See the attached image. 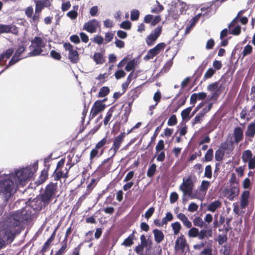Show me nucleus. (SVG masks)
<instances>
[{
    "label": "nucleus",
    "instance_id": "f257e3e1",
    "mask_svg": "<svg viewBox=\"0 0 255 255\" xmlns=\"http://www.w3.org/2000/svg\"><path fill=\"white\" fill-rule=\"evenodd\" d=\"M38 167V163L36 162L31 166L15 171L14 177L15 181H17L22 186L25 185V182L32 177L33 174L37 170Z\"/></svg>",
    "mask_w": 255,
    "mask_h": 255
},
{
    "label": "nucleus",
    "instance_id": "f03ea898",
    "mask_svg": "<svg viewBox=\"0 0 255 255\" xmlns=\"http://www.w3.org/2000/svg\"><path fill=\"white\" fill-rule=\"evenodd\" d=\"M16 191L14 182L10 179L0 180V193H2L5 201L12 196Z\"/></svg>",
    "mask_w": 255,
    "mask_h": 255
},
{
    "label": "nucleus",
    "instance_id": "7ed1b4c3",
    "mask_svg": "<svg viewBox=\"0 0 255 255\" xmlns=\"http://www.w3.org/2000/svg\"><path fill=\"white\" fill-rule=\"evenodd\" d=\"M57 182H50L46 186L44 191L41 194L40 199L43 203L48 205L52 199L55 197L57 192Z\"/></svg>",
    "mask_w": 255,
    "mask_h": 255
},
{
    "label": "nucleus",
    "instance_id": "20e7f679",
    "mask_svg": "<svg viewBox=\"0 0 255 255\" xmlns=\"http://www.w3.org/2000/svg\"><path fill=\"white\" fill-rule=\"evenodd\" d=\"M65 162V158H62L58 162L56 169L52 175L55 181L60 180L61 178L66 179L68 178L69 170L74 165V163H71L68 169L65 168L63 170Z\"/></svg>",
    "mask_w": 255,
    "mask_h": 255
},
{
    "label": "nucleus",
    "instance_id": "39448f33",
    "mask_svg": "<svg viewBox=\"0 0 255 255\" xmlns=\"http://www.w3.org/2000/svg\"><path fill=\"white\" fill-rule=\"evenodd\" d=\"M194 187V183L192 175H189L187 177L183 178V182L179 186V189L181 190L184 196L188 195L191 196L192 199L194 198L192 196V191Z\"/></svg>",
    "mask_w": 255,
    "mask_h": 255
},
{
    "label": "nucleus",
    "instance_id": "423d86ee",
    "mask_svg": "<svg viewBox=\"0 0 255 255\" xmlns=\"http://www.w3.org/2000/svg\"><path fill=\"white\" fill-rule=\"evenodd\" d=\"M43 40L40 37L35 36L34 38L31 40V44L30 45L29 48L33 47L34 49L27 54V57L36 56L41 54L43 51L42 47H44V44H42Z\"/></svg>",
    "mask_w": 255,
    "mask_h": 255
},
{
    "label": "nucleus",
    "instance_id": "0eeeda50",
    "mask_svg": "<svg viewBox=\"0 0 255 255\" xmlns=\"http://www.w3.org/2000/svg\"><path fill=\"white\" fill-rule=\"evenodd\" d=\"M114 157L111 155L110 157L103 160L99 165L97 169V172L101 176H105L110 172L114 163Z\"/></svg>",
    "mask_w": 255,
    "mask_h": 255
},
{
    "label": "nucleus",
    "instance_id": "6e6552de",
    "mask_svg": "<svg viewBox=\"0 0 255 255\" xmlns=\"http://www.w3.org/2000/svg\"><path fill=\"white\" fill-rule=\"evenodd\" d=\"M63 48L65 51L68 52V57L70 62L73 64L77 63L79 60V54L74 47L69 42H65L63 44Z\"/></svg>",
    "mask_w": 255,
    "mask_h": 255
},
{
    "label": "nucleus",
    "instance_id": "1a4fd4ad",
    "mask_svg": "<svg viewBox=\"0 0 255 255\" xmlns=\"http://www.w3.org/2000/svg\"><path fill=\"white\" fill-rule=\"evenodd\" d=\"M107 98H105L103 100H97L93 104L90 111L89 116L90 119L94 118L100 112L103 111L106 106L103 103L107 101Z\"/></svg>",
    "mask_w": 255,
    "mask_h": 255
},
{
    "label": "nucleus",
    "instance_id": "9d476101",
    "mask_svg": "<svg viewBox=\"0 0 255 255\" xmlns=\"http://www.w3.org/2000/svg\"><path fill=\"white\" fill-rule=\"evenodd\" d=\"M242 159L244 163H248V167L250 169L255 168V156L253 155L251 150H245L242 153Z\"/></svg>",
    "mask_w": 255,
    "mask_h": 255
},
{
    "label": "nucleus",
    "instance_id": "9b49d317",
    "mask_svg": "<svg viewBox=\"0 0 255 255\" xmlns=\"http://www.w3.org/2000/svg\"><path fill=\"white\" fill-rule=\"evenodd\" d=\"M126 136L125 132H122L118 136L115 137L113 140V144L112 147L110 149L109 151L112 152L111 155L115 156L120 148L122 143L124 141V138Z\"/></svg>",
    "mask_w": 255,
    "mask_h": 255
},
{
    "label": "nucleus",
    "instance_id": "f8f14e48",
    "mask_svg": "<svg viewBox=\"0 0 255 255\" xmlns=\"http://www.w3.org/2000/svg\"><path fill=\"white\" fill-rule=\"evenodd\" d=\"M162 32V26H158L155 28L151 33L148 35L146 39L145 42L148 46L153 45L157 39L159 37Z\"/></svg>",
    "mask_w": 255,
    "mask_h": 255
},
{
    "label": "nucleus",
    "instance_id": "ddd939ff",
    "mask_svg": "<svg viewBox=\"0 0 255 255\" xmlns=\"http://www.w3.org/2000/svg\"><path fill=\"white\" fill-rule=\"evenodd\" d=\"M18 219L13 218V223L12 225L14 227H17L20 225L21 222L27 221L31 219V213L30 211L23 209L20 212V215L19 216Z\"/></svg>",
    "mask_w": 255,
    "mask_h": 255
},
{
    "label": "nucleus",
    "instance_id": "4468645a",
    "mask_svg": "<svg viewBox=\"0 0 255 255\" xmlns=\"http://www.w3.org/2000/svg\"><path fill=\"white\" fill-rule=\"evenodd\" d=\"M18 27L13 24H0V34L2 33H11L15 35H18Z\"/></svg>",
    "mask_w": 255,
    "mask_h": 255
},
{
    "label": "nucleus",
    "instance_id": "2eb2a0df",
    "mask_svg": "<svg viewBox=\"0 0 255 255\" xmlns=\"http://www.w3.org/2000/svg\"><path fill=\"white\" fill-rule=\"evenodd\" d=\"M100 22L97 19H93L84 24L83 29L88 32L93 33L96 31L97 27H100Z\"/></svg>",
    "mask_w": 255,
    "mask_h": 255
},
{
    "label": "nucleus",
    "instance_id": "dca6fc26",
    "mask_svg": "<svg viewBox=\"0 0 255 255\" xmlns=\"http://www.w3.org/2000/svg\"><path fill=\"white\" fill-rule=\"evenodd\" d=\"M0 236L1 238L4 240L5 242H9V243H11L15 237V235L13 233L10 227L4 228L1 232Z\"/></svg>",
    "mask_w": 255,
    "mask_h": 255
},
{
    "label": "nucleus",
    "instance_id": "f3484780",
    "mask_svg": "<svg viewBox=\"0 0 255 255\" xmlns=\"http://www.w3.org/2000/svg\"><path fill=\"white\" fill-rule=\"evenodd\" d=\"M233 136L234 140L233 141L236 144H238L244 139V131L240 127H236L233 131Z\"/></svg>",
    "mask_w": 255,
    "mask_h": 255
},
{
    "label": "nucleus",
    "instance_id": "a211bd4d",
    "mask_svg": "<svg viewBox=\"0 0 255 255\" xmlns=\"http://www.w3.org/2000/svg\"><path fill=\"white\" fill-rule=\"evenodd\" d=\"M250 193L248 190L243 192L240 199V207L242 209H245L249 204Z\"/></svg>",
    "mask_w": 255,
    "mask_h": 255
},
{
    "label": "nucleus",
    "instance_id": "6ab92c4d",
    "mask_svg": "<svg viewBox=\"0 0 255 255\" xmlns=\"http://www.w3.org/2000/svg\"><path fill=\"white\" fill-rule=\"evenodd\" d=\"M50 166V165L48 164L41 172V174L38 180L35 182V183L37 184V185L42 184L48 179Z\"/></svg>",
    "mask_w": 255,
    "mask_h": 255
},
{
    "label": "nucleus",
    "instance_id": "aec40b11",
    "mask_svg": "<svg viewBox=\"0 0 255 255\" xmlns=\"http://www.w3.org/2000/svg\"><path fill=\"white\" fill-rule=\"evenodd\" d=\"M186 240L184 235H181L180 236L177 238L175 241V249L178 251L181 250L183 251L185 250L186 245Z\"/></svg>",
    "mask_w": 255,
    "mask_h": 255
},
{
    "label": "nucleus",
    "instance_id": "412c9836",
    "mask_svg": "<svg viewBox=\"0 0 255 255\" xmlns=\"http://www.w3.org/2000/svg\"><path fill=\"white\" fill-rule=\"evenodd\" d=\"M234 143V142L232 140H226L225 142L221 143L219 147L225 153H229L235 149Z\"/></svg>",
    "mask_w": 255,
    "mask_h": 255
},
{
    "label": "nucleus",
    "instance_id": "4be33fe9",
    "mask_svg": "<svg viewBox=\"0 0 255 255\" xmlns=\"http://www.w3.org/2000/svg\"><path fill=\"white\" fill-rule=\"evenodd\" d=\"M255 135V123L251 122L250 123L248 127L247 130L245 132V136L246 138H249V140L250 141H252V138Z\"/></svg>",
    "mask_w": 255,
    "mask_h": 255
},
{
    "label": "nucleus",
    "instance_id": "5701e85b",
    "mask_svg": "<svg viewBox=\"0 0 255 255\" xmlns=\"http://www.w3.org/2000/svg\"><path fill=\"white\" fill-rule=\"evenodd\" d=\"M35 2L36 12H41L44 7H49L51 5L49 0H37Z\"/></svg>",
    "mask_w": 255,
    "mask_h": 255
},
{
    "label": "nucleus",
    "instance_id": "b1692460",
    "mask_svg": "<svg viewBox=\"0 0 255 255\" xmlns=\"http://www.w3.org/2000/svg\"><path fill=\"white\" fill-rule=\"evenodd\" d=\"M213 233L211 229H202L199 232L198 239L203 240L212 237Z\"/></svg>",
    "mask_w": 255,
    "mask_h": 255
},
{
    "label": "nucleus",
    "instance_id": "393cba45",
    "mask_svg": "<svg viewBox=\"0 0 255 255\" xmlns=\"http://www.w3.org/2000/svg\"><path fill=\"white\" fill-rule=\"evenodd\" d=\"M14 52L13 48H9L6 49L4 52L0 54V61L1 62H6V59H9L12 55Z\"/></svg>",
    "mask_w": 255,
    "mask_h": 255
},
{
    "label": "nucleus",
    "instance_id": "a878e982",
    "mask_svg": "<svg viewBox=\"0 0 255 255\" xmlns=\"http://www.w3.org/2000/svg\"><path fill=\"white\" fill-rule=\"evenodd\" d=\"M153 233L154 234V240L157 243L159 244L164 240V235L161 231L154 229L153 231Z\"/></svg>",
    "mask_w": 255,
    "mask_h": 255
},
{
    "label": "nucleus",
    "instance_id": "bb28decb",
    "mask_svg": "<svg viewBox=\"0 0 255 255\" xmlns=\"http://www.w3.org/2000/svg\"><path fill=\"white\" fill-rule=\"evenodd\" d=\"M104 151V148H102L100 149L99 148H96L95 146L94 148L92 149L90 152V160L93 159L96 156L99 157L101 156Z\"/></svg>",
    "mask_w": 255,
    "mask_h": 255
},
{
    "label": "nucleus",
    "instance_id": "cd10ccee",
    "mask_svg": "<svg viewBox=\"0 0 255 255\" xmlns=\"http://www.w3.org/2000/svg\"><path fill=\"white\" fill-rule=\"evenodd\" d=\"M135 233V231L134 230L132 234L129 235V236L124 240L122 245L126 247H130L131 245H132L133 244V240L134 239V234Z\"/></svg>",
    "mask_w": 255,
    "mask_h": 255
},
{
    "label": "nucleus",
    "instance_id": "c85d7f7f",
    "mask_svg": "<svg viewBox=\"0 0 255 255\" xmlns=\"http://www.w3.org/2000/svg\"><path fill=\"white\" fill-rule=\"evenodd\" d=\"M221 203L219 200H216L210 203L208 207L207 210L209 211L214 212L217 209L220 207Z\"/></svg>",
    "mask_w": 255,
    "mask_h": 255
},
{
    "label": "nucleus",
    "instance_id": "c756f323",
    "mask_svg": "<svg viewBox=\"0 0 255 255\" xmlns=\"http://www.w3.org/2000/svg\"><path fill=\"white\" fill-rule=\"evenodd\" d=\"M94 61L98 64H103L105 62L103 55L100 52H95L93 55Z\"/></svg>",
    "mask_w": 255,
    "mask_h": 255
},
{
    "label": "nucleus",
    "instance_id": "7c9ffc66",
    "mask_svg": "<svg viewBox=\"0 0 255 255\" xmlns=\"http://www.w3.org/2000/svg\"><path fill=\"white\" fill-rule=\"evenodd\" d=\"M187 97L186 96L181 97L176 103V108L174 110V112H176L182 106L185 105Z\"/></svg>",
    "mask_w": 255,
    "mask_h": 255
},
{
    "label": "nucleus",
    "instance_id": "2f4dec72",
    "mask_svg": "<svg viewBox=\"0 0 255 255\" xmlns=\"http://www.w3.org/2000/svg\"><path fill=\"white\" fill-rule=\"evenodd\" d=\"M110 92V90L108 87L104 86L102 87L99 92L97 96L99 98H103L107 96Z\"/></svg>",
    "mask_w": 255,
    "mask_h": 255
},
{
    "label": "nucleus",
    "instance_id": "473e14b6",
    "mask_svg": "<svg viewBox=\"0 0 255 255\" xmlns=\"http://www.w3.org/2000/svg\"><path fill=\"white\" fill-rule=\"evenodd\" d=\"M192 108L193 106H191L187 108L181 112V116L183 120H186L187 119L189 120L190 119V118H188V117L192 111Z\"/></svg>",
    "mask_w": 255,
    "mask_h": 255
},
{
    "label": "nucleus",
    "instance_id": "72a5a7b5",
    "mask_svg": "<svg viewBox=\"0 0 255 255\" xmlns=\"http://www.w3.org/2000/svg\"><path fill=\"white\" fill-rule=\"evenodd\" d=\"M253 48L251 45L248 44L245 46L242 52L243 58L246 57L247 55H250L253 52Z\"/></svg>",
    "mask_w": 255,
    "mask_h": 255
},
{
    "label": "nucleus",
    "instance_id": "f704fd0d",
    "mask_svg": "<svg viewBox=\"0 0 255 255\" xmlns=\"http://www.w3.org/2000/svg\"><path fill=\"white\" fill-rule=\"evenodd\" d=\"M225 152L220 147L215 152V159L217 161H221L224 157Z\"/></svg>",
    "mask_w": 255,
    "mask_h": 255
},
{
    "label": "nucleus",
    "instance_id": "c9c22d12",
    "mask_svg": "<svg viewBox=\"0 0 255 255\" xmlns=\"http://www.w3.org/2000/svg\"><path fill=\"white\" fill-rule=\"evenodd\" d=\"M213 152L214 151L212 148L209 149L205 154L204 161L206 162L212 161L214 157Z\"/></svg>",
    "mask_w": 255,
    "mask_h": 255
},
{
    "label": "nucleus",
    "instance_id": "e433bc0d",
    "mask_svg": "<svg viewBox=\"0 0 255 255\" xmlns=\"http://www.w3.org/2000/svg\"><path fill=\"white\" fill-rule=\"evenodd\" d=\"M136 63L135 60L134 59L129 61L128 62L127 65L125 67V70L127 71H130L131 70H134L135 67L136 66Z\"/></svg>",
    "mask_w": 255,
    "mask_h": 255
},
{
    "label": "nucleus",
    "instance_id": "4c0bfd02",
    "mask_svg": "<svg viewBox=\"0 0 255 255\" xmlns=\"http://www.w3.org/2000/svg\"><path fill=\"white\" fill-rule=\"evenodd\" d=\"M157 55H158L157 53L153 49V48H152L148 50L146 55L144 57V59L145 60L151 59Z\"/></svg>",
    "mask_w": 255,
    "mask_h": 255
},
{
    "label": "nucleus",
    "instance_id": "58836bf2",
    "mask_svg": "<svg viewBox=\"0 0 255 255\" xmlns=\"http://www.w3.org/2000/svg\"><path fill=\"white\" fill-rule=\"evenodd\" d=\"M199 231L198 229L193 227L191 228L188 231V235L190 238L198 237Z\"/></svg>",
    "mask_w": 255,
    "mask_h": 255
},
{
    "label": "nucleus",
    "instance_id": "ea45409f",
    "mask_svg": "<svg viewBox=\"0 0 255 255\" xmlns=\"http://www.w3.org/2000/svg\"><path fill=\"white\" fill-rule=\"evenodd\" d=\"M124 114L122 116V120L124 121V123H127L128 120V117L131 112V110L129 108H126L124 110Z\"/></svg>",
    "mask_w": 255,
    "mask_h": 255
},
{
    "label": "nucleus",
    "instance_id": "a19ab883",
    "mask_svg": "<svg viewBox=\"0 0 255 255\" xmlns=\"http://www.w3.org/2000/svg\"><path fill=\"white\" fill-rule=\"evenodd\" d=\"M114 112V110L112 108H110L109 111H108V112L107 113V114H106V116L104 120V125L105 126H106L109 122V121H110L112 116H113V113Z\"/></svg>",
    "mask_w": 255,
    "mask_h": 255
},
{
    "label": "nucleus",
    "instance_id": "79ce46f5",
    "mask_svg": "<svg viewBox=\"0 0 255 255\" xmlns=\"http://www.w3.org/2000/svg\"><path fill=\"white\" fill-rule=\"evenodd\" d=\"M216 73L215 70L212 68H209L205 72L203 79L206 80V79L211 78Z\"/></svg>",
    "mask_w": 255,
    "mask_h": 255
},
{
    "label": "nucleus",
    "instance_id": "37998d69",
    "mask_svg": "<svg viewBox=\"0 0 255 255\" xmlns=\"http://www.w3.org/2000/svg\"><path fill=\"white\" fill-rule=\"evenodd\" d=\"M203 118L204 116H203L202 114H200L199 113H198L192 121L191 123L192 126H194L196 124H200L203 121Z\"/></svg>",
    "mask_w": 255,
    "mask_h": 255
},
{
    "label": "nucleus",
    "instance_id": "c03bdc74",
    "mask_svg": "<svg viewBox=\"0 0 255 255\" xmlns=\"http://www.w3.org/2000/svg\"><path fill=\"white\" fill-rule=\"evenodd\" d=\"M156 169V165L155 164H152L148 168L147 172V176L148 177H152L155 174Z\"/></svg>",
    "mask_w": 255,
    "mask_h": 255
},
{
    "label": "nucleus",
    "instance_id": "a18cd8bd",
    "mask_svg": "<svg viewBox=\"0 0 255 255\" xmlns=\"http://www.w3.org/2000/svg\"><path fill=\"white\" fill-rule=\"evenodd\" d=\"M193 222L195 226H197L200 228H202L204 225V223L203 220L200 217H196L194 219Z\"/></svg>",
    "mask_w": 255,
    "mask_h": 255
},
{
    "label": "nucleus",
    "instance_id": "49530a36",
    "mask_svg": "<svg viewBox=\"0 0 255 255\" xmlns=\"http://www.w3.org/2000/svg\"><path fill=\"white\" fill-rule=\"evenodd\" d=\"M164 148L165 144L163 140H159L155 146L156 153H158V152H159L161 150H163L164 149Z\"/></svg>",
    "mask_w": 255,
    "mask_h": 255
},
{
    "label": "nucleus",
    "instance_id": "de8ad7c7",
    "mask_svg": "<svg viewBox=\"0 0 255 255\" xmlns=\"http://www.w3.org/2000/svg\"><path fill=\"white\" fill-rule=\"evenodd\" d=\"M171 227L172 228V230H173L174 235H177L181 229V225L178 222H176L174 223H172L171 224Z\"/></svg>",
    "mask_w": 255,
    "mask_h": 255
},
{
    "label": "nucleus",
    "instance_id": "09e8293b",
    "mask_svg": "<svg viewBox=\"0 0 255 255\" xmlns=\"http://www.w3.org/2000/svg\"><path fill=\"white\" fill-rule=\"evenodd\" d=\"M156 2L157 4V5L152 8L151 10V12L153 13H158L164 9V7L162 5L160 4L158 0H156Z\"/></svg>",
    "mask_w": 255,
    "mask_h": 255
},
{
    "label": "nucleus",
    "instance_id": "8fccbe9b",
    "mask_svg": "<svg viewBox=\"0 0 255 255\" xmlns=\"http://www.w3.org/2000/svg\"><path fill=\"white\" fill-rule=\"evenodd\" d=\"M230 195L233 197L237 196L239 193V185L232 186L230 189Z\"/></svg>",
    "mask_w": 255,
    "mask_h": 255
},
{
    "label": "nucleus",
    "instance_id": "3c124183",
    "mask_svg": "<svg viewBox=\"0 0 255 255\" xmlns=\"http://www.w3.org/2000/svg\"><path fill=\"white\" fill-rule=\"evenodd\" d=\"M166 47V44L164 42H161L157 44L153 49L159 54L162 51H163Z\"/></svg>",
    "mask_w": 255,
    "mask_h": 255
},
{
    "label": "nucleus",
    "instance_id": "603ef678",
    "mask_svg": "<svg viewBox=\"0 0 255 255\" xmlns=\"http://www.w3.org/2000/svg\"><path fill=\"white\" fill-rule=\"evenodd\" d=\"M40 13L41 12H36L35 10V13L33 15H32V17H31V20H30V22L31 23H33L36 25L37 24L40 18Z\"/></svg>",
    "mask_w": 255,
    "mask_h": 255
},
{
    "label": "nucleus",
    "instance_id": "864d4df0",
    "mask_svg": "<svg viewBox=\"0 0 255 255\" xmlns=\"http://www.w3.org/2000/svg\"><path fill=\"white\" fill-rule=\"evenodd\" d=\"M139 16V11L137 9H133L130 11V19L132 21L137 20Z\"/></svg>",
    "mask_w": 255,
    "mask_h": 255
},
{
    "label": "nucleus",
    "instance_id": "5fc2aeb1",
    "mask_svg": "<svg viewBox=\"0 0 255 255\" xmlns=\"http://www.w3.org/2000/svg\"><path fill=\"white\" fill-rule=\"evenodd\" d=\"M210 182L209 181L203 180L202 181L199 190L201 192H206L208 190Z\"/></svg>",
    "mask_w": 255,
    "mask_h": 255
},
{
    "label": "nucleus",
    "instance_id": "6e6d98bb",
    "mask_svg": "<svg viewBox=\"0 0 255 255\" xmlns=\"http://www.w3.org/2000/svg\"><path fill=\"white\" fill-rule=\"evenodd\" d=\"M156 156V160L159 162H163L165 159V154L163 150H161L158 153H155L154 157Z\"/></svg>",
    "mask_w": 255,
    "mask_h": 255
},
{
    "label": "nucleus",
    "instance_id": "4d7b16f0",
    "mask_svg": "<svg viewBox=\"0 0 255 255\" xmlns=\"http://www.w3.org/2000/svg\"><path fill=\"white\" fill-rule=\"evenodd\" d=\"M207 89L208 91L211 92H215L218 89H219V82H215L209 84L207 87Z\"/></svg>",
    "mask_w": 255,
    "mask_h": 255
},
{
    "label": "nucleus",
    "instance_id": "13d9d810",
    "mask_svg": "<svg viewBox=\"0 0 255 255\" xmlns=\"http://www.w3.org/2000/svg\"><path fill=\"white\" fill-rule=\"evenodd\" d=\"M50 56L56 60H60L62 58L61 54L54 50L50 51Z\"/></svg>",
    "mask_w": 255,
    "mask_h": 255
},
{
    "label": "nucleus",
    "instance_id": "bf43d9fd",
    "mask_svg": "<svg viewBox=\"0 0 255 255\" xmlns=\"http://www.w3.org/2000/svg\"><path fill=\"white\" fill-rule=\"evenodd\" d=\"M212 175V167L210 165H207L205 167L204 176L208 178H211Z\"/></svg>",
    "mask_w": 255,
    "mask_h": 255
},
{
    "label": "nucleus",
    "instance_id": "052dcab7",
    "mask_svg": "<svg viewBox=\"0 0 255 255\" xmlns=\"http://www.w3.org/2000/svg\"><path fill=\"white\" fill-rule=\"evenodd\" d=\"M26 46L24 45L19 46L16 50L14 55L20 58L21 54L25 51Z\"/></svg>",
    "mask_w": 255,
    "mask_h": 255
},
{
    "label": "nucleus",
    "instance_id": "680f3d73",
    "mask_svg": "<svg viewBox=\"0 0 255 255\" xmlns=\"http://www.w3.org/2000/svg\"><path fill=\"white\" fill-rule=\"evenodd\" d=\"M177 123L176 115H172L168 119L167 124L169 126H174Z\"/></svg>",
    "mask_w": 255,
    "mask_h": 255
},
{
    "label": "nucleus",
    "instance_id": "e2e57ef3",
    "mask_svg": "<svg viewBox=\"0 0 255 255\" xmlns=\"http://www.w3.org/2000/svg\"><path fill=\"white\" fill-rule=\"evenodd\" d=\"M131 23L128 20H125L122 22L120 24V27L122 28L129 30L131 28Z\"/></svg>",
    "mask_w": 255,
    "mask_h": 255
},
{
    "label": "nucleus",
    "instance_id": "0e129e2a",
    "mask_svg": "<svg viewBox=\"0 0 255 255\" xmlns=\"http://www.w3.org/2000/svg\"><path fill=\"white\" fill-rule=\"evenodd\" d=\"M241 33V27L238 25L230 31V33L234 35H239Z\"/></svg>",
    "mask_w": 255,
    "mask_h": 255
},
{
    "label": "nucleus",
    "instance_id": "69168bd1",
    "mask_svg": "<svg viewBox=\"0 0 255 255\" xmlns=\"http://www.w3.org/2000/svg\"><path fill=\"white\" fill-rule=\"evenodd\" d=\"M173 218L172 214L170 212H167L166 216L163 218L162 220L164 225H166L167 222L172 221Z\"/></svg>",
    "mask_w": 255,
    "mask_h": 255
},
{
    "label": "nucleus",
    "instance_id": "338daca9",
    "mask_svg": "<svg viewBox=\"0 0 255 255\" xmlns=\"http://www.w3.org/2000/svg\"><path fill=\"white\" fill-rule=\"evenodd\" d=\"M107 137H104L102 140L99 141L96 145V148L101 149L103 148L104 146L107 143Z\"/></svg>",
    "mask_w": 255,
    "mask_h": 255
},
{
    "label": "nucleus",
    "instance_id": "774afa93",
    "mask_svg": "<svg viewBox=\"0 0 255 255\" xmlns=\"http://www.w3.org/2000/svg\"><path fill=\"white\" fill-rule=\"evenodd\" d=\"M82 245L83 243H81L76 247H75L73 249L71 255H80V250Z\"/></svg>",
    "mask_w": 255,
    "mask_h": 255
}]
</instances>
